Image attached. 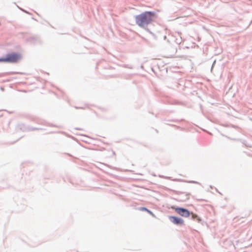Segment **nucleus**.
Segmentation results:
<instances>
[{
    "mask_svg": "<svg viewBox=\"0 0 252 252\" xmlns=\"http://www.w3.org/2000/svg\"><path fill=\"white\" fill-rule=\"evenodd\" d=\"M190 183H197V182H196V181H190Z\"/></svg>",
    "mask_w": 252,
    "mask_h": 252,
    "instance_id": "nucleus-10",
    "label": "nucleus"
},
{
    "mask_svg": "<svg viewBox=\"0 0 252 252\" xmlns=\"http://www.w3.org/2000/svg\"><path fill=\"white\" fill-rule=\"evenodd\" d=\"M175 42L177 44H180L182 42V39L181 37H180L179 38H176L175 40Z\"/></svg>",
    "mask_w": 252,
    "mask_h": 252,
    "instance_id": "nucleus-7",
    "label": "nucleus"
},
{
    "mask_svg": "<svg viewBox=\"0 0 252 252\" xmlns=\"http://www.w3.org/2000/svg\"><path fill=\"white\" fill-rule=\"evenodd\" d=\"M19 8H20V9H21L22 11L24 12L25 13H26L29 14H31V13L30 12H28L27 11H26L21 8H20V7H19Z\"/></svg>",
    "mask_w": 252,
    "mask_h": 252,
    "instance_id": "nucleus-9",
    "label": "nucleus"
},
{
    "mask_svg": "<svg viewBox=\"0 0 252 252\" xmlns=\"http://www.w3.org/2000/svg\"><path fill=\"white\" fill-rule=\"evenodd\" d=\"M166 38V36H164V38L165 39Z\"/></svg>",
    "mask_w": 252,
    "mask_h": 252,
    "instance_id": "nucleus-11",
    "label": "nucleus"
},
{
    "mask_svg": "<svg viewBox=\"0 0 252 252\" xmlns=\"http://www.w3.org/2000/svg\"><path fill=\"white\" fill-rule=\"evenodd\" d=\"M7 63H15L21 58V55L18 53L12 52L6 55Z\"/></svg>",
    "mask_w": 252,
    "mask_h": 252,
    "instance_id": "nucleus-2",
    "label": "nucleus"
},
{
    "mask_svg": "<svg viewBox=\"0 0 252 252\" xmlns=\"http://www.w3.org/2000/svg\"><path fill=\"white\" fill-rule=\"evenodd\" d=\"M189 217H190L191 220L197 221L198 222L201 220L200 218L196 214H194L192 212L190 213V215Z\"/></svg>",
    "mask_w": 252,
    "mask_h": 252,
    "instance_id": "nucleus-5",
    "label": "nucleus"
},
{
    "mask_svg": "<svg viewBox=\"0 0 252 252\" xmlns=\"http://www.w3.org/2000/svg\"><path fill=\"white\" fill-rule=\"evenodd\" d=\"M0 62L7 63L6 56L5 57L0 58Z\"/></svg>",
    "mask_w": 252,
    "mask_h": 252,
    "instance_id": "nucleus-8",
    "label": "nucleus"
},
{
    "mask_svg": "<svg viewBox=\"0 0 252 252\" xmlns=\"http://www.w3.org/2000/svg\"><path fill=\"white\" fill-rule=\"evenodd\" d=\"M157 17V13L154 11H145L139 15L135 16L136 24L141 28L145 29L150 33L152 32L148 28V25L151 24Z\"/></svg>",
    "mask_w": 252,
    "mask_h": 252,
    "instance_id": "nucleus-1",
    "label": "nucleus"
},
{
    "mask_svg": "<svg viewBox=\"0 0 252 252\" xmlns=\"http://www.w3.org/2000/svg\"><path fill=\"white\" fill-rule=\"evenodd\" d=\"M175 211L183 217H189L190 215V212L187 209L183 207H175Z\"/></svg>",
    "mask_w": 252,
    "mask_h": 252,
    "instance_id": "nucleus-3",
    "label": "nucleus"
},
{
    "mask_svg": "<svg viewBox=\"0 0 252 252\" xmlns=\"http://www.w3.org/2000/svg\"><path fill=\"white\" fill-rule=\"evenodd\" d=\"M139 210H142V211H146V212H148L149 214H150L153 217H155V215L153 214V213L146 207H140L139 208Z\"/></svg>",
    "mask_w": 252,
    "mask_h": 252,
    "instance_id": "nucleus-6",
    "label": "nucleus"
},
{
    "mask_svg": "<svg viewBox=\"0 0 252 252\" xmlns=\"http://www.w3.org/2000/svg\"><path fill=\"white\" fill-rule=\"evenodd\" d=\"M169 220L172 223L176 225H182L184 224V220L181 218L176 216H170Z\"/></svg>",
    "mask_w": 252,
    "mask_h": 252,
    "instance_id": "nucleus-4",
    "label": "nucleus"
}]
</instances>
